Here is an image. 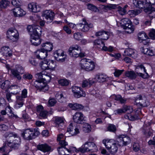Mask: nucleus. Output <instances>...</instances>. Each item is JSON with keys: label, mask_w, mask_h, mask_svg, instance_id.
Masks as SVG:
<instances>
[{"label": "nucleus", "mask_w": 155, "mask_h": 155, "mask_svg": "<svg viewBox=\"0 0 155 155\" xmlns=\"http://www.w3.org/2000/svg\"><path fill=\"white\" fill-rule=\"evenodd\" d=\"M15 140L12 143L9 142L7 144L4 143L2 147H0V153H9L12 149H16L19 147L20 144L19 138Z\"/></svg>", "instance_id": "obj_1"}, {"label": "nucleus", "mask_w": 155, "mask_h": 155, "mask_svg": "<svg viewBox=\"0 0 155 155\" xmlns=\"http://www.w3.org/2000/svg\"><path fill=\"white\" fill-rule=\"evenodd\" d=\"M102 142L110 154L114 155L117 152L118 144L114 140H104Z\"/></svg>", "instance_id": "obj_2"}, {"label": "nucleus", "mask_w": 155, "mask_h": 155, "mask_svg": "<svg viewBox=\"0 0 155 155\" xmlns=\"http://www.w3.org/2000/svg\"><path fill=\"white\" fill-rule=\"evenodd\" d=\"M80 66L81 68L88 71L93 70L95 68L94 63L93 61L85 58L81 60Z\"/></svg>", "instance_id": "obj_3"}, {"label": "nucleus", "mask_w": 155, "mask_h": 155, "mask_svg": "<svg viewBox=\"0 0 155 155\" xmlns=\"http://www.w3.org/2000/svg\"><path fill=\"white\" fill-rule=\"evenodd\" d=\"M36 75V77L39 79L37 80L39 81V82L42 83L43 84L49 82L51 78L50 73L44 71L37 74Z\"/></svg>", "instance_id": "obj_4"}, {"label": "nucleus", "mask_w": 155, "mask_h": 155, "mask_svg": "<svg viewBox=\"0 0 155 155\" xmlns=\"http://www.w3.org/2000/svg\"><path fill=\"white\" fill-rule=\"evenodd\" d=\"M24 72L23 68L19 65H16L15 68L11 70V72L12 75L19 81L21 79L20 74H22Z\"/></svg>", "instance_id": "obj_5"}, {"label": "nucleus", "mask_w": 155, "mask_h": 155, "mask_svg": "<svg viewBox=\"0 0 155 155\" xmlns=\"http://www.w3.org/2000/svg\"><path fill=\"white\" fill-rule=\"evenodd\" d=\"M135 102L137 105L141 107H147L149 104L146 98L141 95L137 96L135 98Z\"/></svg>", "instance_id": "obj_6"}, {"label": "nucleus", "mask_w": 155, "mask_h": 155, "mask_svg": "<svg viewBox=\"0 0 155 155\" xmlns=\"http://www.w3.org/2000/svg\"><path fill=\"white\" fill-rule=\"evenodd\" d=\"M7 37L13 41H16L18 38L19 33L15 28H9L7 32Z\"/></svg>", "instance_id": "obj_7"}, {"label": "nucleus", "mask_w": 155, "mask_h": 155, "mask_svg": "<svg viewBox=\"0 0 155 155\" xmlns=\"http://www.w3.org/2000/svg\"><path fill=\"white\" fill-rule=\"evenodd\" d=\"M81 49V48L77 45L72 46L69 49V54L72 57H78L80 50Z\"/></svg>", "instance_id": "obj_8"}, {"label": "nucleus", "mask_w": 155, "mask_h": 155, "mask_svg": "<svg viewBox=\"0 0 155 155\" xmlns=\"http://www.w3.org/2000/svg\"><path fill=\"white\" fill-rule=\"evenodd\" d=\"M72 90L74 96L76 98H79L85 96V92L80 87L76 86H73Z\"/></svg>", "instance_id": "obj_9"}, {"label": "nucleus", "mask_w": 155, "mask_h": 155, "mask_svg": "<svg viewBox=\"0 0 155 155\" xmlns=\"http://www.w3.org/2000/svg\"><path fill=\"white\" fill-rule=\"evenodd\" d=\"M136 69L139 72H137V74L139 76L143 78H146L148 77L149 75L146 72L145 68L142 64H140L136 67Z\"/></svg>", "instance_id": "obj_10"}, {"label": "nucleus", "mask_w": 155, "mask_h": 155, "mask_svg": "<svg viewBox=\"0 0 155 155\" xmlns=\"http://www.w3.org/2000/svg\"><path fill=\"white\" fill-rule=\"evenodd\" d=\"M96 145L93 142H89L86 143L81 147L79 148L78 151L82 153L89 151L93 150V148L95 147Z\"/></svg>", "instance_id": "obj_11"}, {"label": "nucleus", "mask_w": 155, "mask_h": 155, "mask_svg": "<svg viewBox=\"0 0 155 155\" xmlns=\"http://www.w3.org/2000/svg\"><path fill=\"white\" fill-rule=\"evenodd\" d=\"M55 15L54 13L51 10H46L43 12L42 16L45 17L48 22L50 23L53 20Z\"/></svg>", "instance_id": "obj_12"}, {"label": "nucleus", "mask_w": 155, "mask_h": 155, "mask_svg": "<svg viewBox=\"0 0 155 155\" xmlns=\"http://www.w3.org/2000/svg\"><path fill=\"white\" fill-rule=\"evenodd\" d=\"M117 142L120 146H126L130 143L131 142V140L129 136H124L121 137L120 136H118L117 139Z\"/></svg>", "instance_id": "obj_13"}, {"label": "nucleus", "mask_w": 155, "mask_h": 155, "mask_svg": "<svg viewBox=\"0 0 155 155\" xmlns=\"http://www.w3.org/2000/svg\"><path fill=\"white\" fill-rule=\"evenodd\" d=\"M82 21L83 23L77 24L78 26L81 31L83 32L88 31L90 28L92 27L93 25L91 24H88L85 18H83Z\"/></svg>", "instance_id": "obj_14"}, {"label": "nucleus", "mask_w": 155, "mask_h": 155, "mask_svg": "<svg viewBox=\"0 0 155 155\" xmlns=\"http://www.w3.org/2000/svg\"><path fill=\"white\" fill-rule=\"evenodd\" d=\"M39 81L36 80L33 85L38 90H39L40 91L45 92L48 90L49 87L48 85L45 84H42V83L39 82Z\"/></svg>", "instance_id": "obj_15"}, {"label": "nucleus", "mask_w": 155, "mask_h": 155, "mask_svg": "<svg viewBox=\"0 0 155 155\" xmlns=\"http://www.w3.org/2000/svg\"><path fill=\"white\" fill-rule=\"evenodd\" d=\"M35 56L40 60L45 59L48 55L47 52L44 49L41 48L37 50L35 52Z\"/></svg>", "instance_id": "obj_16"}, {"label": "nucleus", "mask_w": 155, "mask_h": 155, "mask_svg": "<svg viewBox=\"0 0 155 155\" xmlns=\"http://www.w3.org/2000/svg\"><path fill=\"white\" fill-rule=\"evenodd\" d=\"M73 119L75 123L82 124L84 121L83 114L81 112H77L74 115Z\"/></svg>", "instance_id": "obj_17"}, {"label": "nucleus", "mask_w": 155, "mask_h": 155, "mask_svg": "<svg viewBox=\"0 0 155 155\" xmlns=\"http://www.w3.org/2000/svg\"><path fill=\"white\" fill-rule=\"evenodd\" d=\"M111 81V78L104 74H99L97 76V83H100V84L104 82H110Z\"/></svg>", "instance_id": "obj_18"}, {"label": "nucleus", "mask_w": 155, "mask_h": 155, "mask_svg": "<svg viewBox=\"0 0 155 155\" xmlns=\"http://www.w3.org/2000/svg\"><path fill=\"white\" fill-rule=\"evenodd\" d=\"M0 52L3 56L10 57L12 55V51L8 46L2 47Z\"/></svg>", "instance_id": "obj_19"}, {"label": "nucleus", "mask_w": 155, "mask_h": 155, "mask_svg": "<svg viewBox=\"0 0 155 155\" xmlns=\"http://www.w3.org/2000/svg\"><path fill=\"white\" fill-rule=\"evenodd\" d=\"M96 82L95 78H89L88 79H85L82 81V87L83 88L87 87H90L93 84Z\"/></svg>", "instance_id": "obj_20"}, {"label": "nucleus", "mask_w": 155, "mask_h": 155, "mask_svg": "<svg viewBox=\"0 0 155 155\" xmlns=\"http://www.w3.org/2000/svg\"><path fill=\"white\" fill-rule=\"evenodd\" d=\"M30 40L32 45L35 46H37L41 43L40 36L38 35H34V34H31Z\"/></svg>", "instance_id": "obj_21"}, {"label": "nucleus", "mask_w": 155, "mask_h": 155, "mask_svg": "<svg viewBox=\"0 0 155 155\" xmlns=\"http://www.w3.org/2000/svg\"><path fill=\"white\" fill-rule=\"evenodd\" d=\"M67 131L69 132L72 136L77 135L80 133V131L78 128H76L74 129L73 124L71 123L68 126Z\"/></svg>", "instance_id": "obj_22"}, {"label": "nucleus", "mask_w": 155, "mask_h": 155, "mask_svg": "<svg viewBox=\"0 0 155 155\" xmlns=\"http://www.w3.org/2000/svg\"><path fill=\"white\" fill-rule=\"evenodd\" d=\"M13 13L15 17H21L26 14V12L19 7L13 9Z\"/></svg>", "instance_id": "obj_23"}, {"label": "nucleus", "mask_w": 155, "mask_h": 155, "mask_svg": "<svg viewBox=\"0 0 155 155\" xmlns=\"http://www.w3.org/2000/svg\"><path fill=\"white\" fill-rule=\"evenodd\" d=\"M110 99L113 100L119 101L121 104L125 103L127 101L126 98H123L120 95H113L110 96Z\"/></svg>", "instance_id": "obj_24"}, {"label": "nucleus", "mask_w": 155, "mask_h": 155, "mask_svg": "<svg viewBox=\"0 0 155 155\" xmlns=\"http://www.w3.org/2000/svg\"><path fill=\"white\" fill-rule=\"evenodd\" d=\"M28 8L30 11L33 12H39L40 8L36 3L32 2L28 5Z\"/></svg>", "instance_id": "obj_25"}, {"label": "nucleus", "mask_w": 155, "mask_h": 155, "mask_svg": "<svg viewBox=\"0 0 155 155\" xmlns=\"http://www.w3.org/2000/svg\"><path fill=\"white\" fill-rule=\"evenodd\" d=\"M37 149L44 153L48 152L51 150V147L46 144H39L37 146Z\"/></svg>", "instance_id": "obj_26"}, {"label": "nucleus", "mask_w": 155, "mask_h": 155, "mask_svg": "<svg viewBox=\"0 0 155 155\" xmlns=\"http://www.w3.org/2000/svg\"><path fill=\"white\" fill-rule=\"evenodd\" d=\"M58 150L60 155H69L68 153H70L71 152L70 149L63 147H58Z\"/></svg>", "instance_id": "obj_27"}, {"label": "nucleus", "mask_w": 155, "mask_h": 155, "mask_svg": "<svg viewBox=\"0 0 155 155\" xmlns=\"http://www.w3.org/2000/svg\"><path fill=\"white\" fill-rule=\"evenodd\" d=\"M124 54L125 55L134 58L137 57V54H135L134 50L131 48L126 49L124 51Z\"/></svg>", "instance_id": "obj_28"}, {"label": "nucleus", "mask_w": 155, "mask_h": 155, "mask_svg": "<svg viewBox=\"0 0 155 155\" xmlns=\"http://www.w3.org/2000/svg\"><path fill=\"white\" fill-rule=\"evenodd\" d=\"M131 23L130 21L128 18H124L121 19L120 22H117V25H120L123 28H124L126 27L129 24Z\"/></svg>", "instance_id": "obj_29"}, {"label": "nucleus", "mask_w": 155, "mask_h": 155, "mask_svg": "<svg viewBox=\"0 0 155 155\" xmlns=\"http://www.w3.org/2000/svg\"><path fill=\"white\" fill-rule=\"evenodd\" d=\"M100 41L101 42L103 45L101 49L102 50L104 51H108L109 52H111L114 51V48L113 47L110 46L108 47H107L105 46L104 42H103V41L102 40H100L97 39V45H98L99 44H100Z\"/></svg>", "instance_id": "obj_30"}, {"label": "nucleus", "mask_w": 155, "mask_h": 155, "mask_svg": "<svg viewBox=\"0 0 155 155\" xmlns=\"http://www.w3.org/2000/svg\"><path fill=\"white\" fill-rule=\"evenodd\" d=\"M97 36H101V39L107 40L109 38V33L108 32L102 30L97 32Z\"/></svg>", "instance_id": "obj_31"}, {"label": "nucleus", "mask_w": 155, "mask_h": 155, "mask_svg": "<svg viewBox=\"0 0 155 155\" xmlns=\"http://www.w3.org/2000/svg\"><path fill=\"white\" fill-rule=\"evenodd\" d=\"M68 106L72 110H79L83 109V106L81 104L77 103H70L68 104Z\"/></svg>", "instance_id": "obj_32"}, {"label": "nucleus", "mask_w": 155, "mask_h": 155, "mask_svg": "<svg viewBox=\"0 0 155 155\" xmlns=\"http://www.w3.org/2000/svg\"><path fill=\"white\" fill-rule=\"evenodd\" d=\"M42 47H44L45 50L48 53V51L50 52L53 49V45L52 43L49 42H47L42 44L41 45Z\"/></svg>", "instance_id": "obj_33"}, {"label": "nucleus", "mask_w": 155, "mask_h": 155, "mask_svg": "<svg viewBox=\"0 0 155 155\" xmlns=\"http://www.w3.org/2000/svg\"><path fill=\"white\" fill-rule=\"evenodd\" d=\"M64 120V118L62 117H56L54 118V122L57 125L56 126H61L62 124L63 125Z\"/></svg>", "instance_id": "obj_34"}, {"label": "nucleus", "mask_w": 155, "mask_h": 155, "mask_svg": "<svg viewBox=\"0 0 155 155\" xmlns=\"http://www.w3.org/2000/svg\"><path fill=\"white\" fill-rule=\"evenodd\" d=\"M34 30L33 32L31 34H34V35H38L40 36L41 34L42 29L39 26L37 25H33Z\"/></svg>", "instance_id": "obj_35"}, {"label": "nucleus", "mask_w": 155, "mask_h": 155, "mask_svg": "<svg viewBox=\"0 0 155 155\" xmlns=\"http://www.w3.org/2000/svg\"><path fill=\"white\" fill-rule=\"evenodd\" d=\"M144 11L146 12H148L149 14V16L151 18H155V8H151L149 9L148 8L147 9H144Z\"/></svg>", "instance_id": "obj_36"}, {"label": "nucleus", "mask_w": 155, "mask_h": 155, "mask_svg": "<svg viewBox=\"0 0 155 155\" xmlns=\"http://www.w3.org/2000/svg\"><path fill=\"white\" fill-rule=\"evenodd\" d=\"M148 36L144 31L140 32L138 34V40L140 42L146 40Z\"/></svg>", "instance_id": "obj_37"}, {"label": "nucleus", "mask_w": 155, "mask_h": 155, "mask_svg": "<svg viewBox=\"0 0 155 155\" xmlns=\"http://www.w3.org/2000/svg\"><path fill=\"white\" fill-rule=\"evenodd\" d=\"M126 32L128 33H131L133 32L134 30V26L132 25L131 23L130 24H129L128 25L125 27V28H124Z\"/></svg>", "instance_id": "obj_38"}, {"label": "nucleus", "mask_w": 155, "mask_h": 155, "mask_svg": "<svg viewBox=\"0 0 155 155\" xmlns=\"http://www.w3.org/2000/svg\"><path fill=\"white\" fill-rule=\"evenodd\" d=\"M48 69L51 70H54L56 67L57 65L56 62L52 60H49L48 61Z\"/></svg>", "instance_id": "obj_39"}, {"label": "nucleus", "mask_w": 155, "mask_h": 155, "mask_svg": "<svg viewBox=\"0 0 155 155\" xmlns=\"http://www.w3.org/2000/svg\"><path fill=\"white\" fill-rule=\"evenodd\" d=\"M141 12L140 9L134 10L130 11L128 12V14L131 17H134L138 15Z\"/></svg>", "instance_id": "obj_40"}, {"label": "nucleus", "mask_w": 155, "mask_h": 155, "mask_svg": "<svg viewBox=\"0 0 155 155\" xmlns=\"http://www.w3.org/2000/svg\"><path fill=\"white\" fill-rule=\"evenodd\" d=\"M64 139L62 136H58L57 137V141L59 142V143L61 146V147H65L68 145L67 143L65 141Z\"/></svg>", "instance_id": "obj_41"}, {"label": "nucleus", "mask_w": 155, "mask_h": 155, "mask_svg": "<svg viewBox=\"0 0 155 155\" xmlns=\"http://www.w3.org/2000/svg\"><path fill=\"white\" fill-rule=\"evenodd\" d=\"M125 76L131 79H134L136 78L137 75L133 71H127L125 73Z\"/></svg>", "instance_id": "obj_42"}, {"label": "nucleus", "mask_w": 155, "mask_h": 155, "mask_svg": "<svg viewBox=\"0 0 155 155\" xmlns=\"http://www.w3.org/2000/svg\"><path fill=\"white\" fill-rule=\"evenodd\" d=\"M33 133V129H28L25 130L22 133V136H31Z\"/></svg>", "instance_id": "obj_43"}, {"label": "nucleus", "mask_w": 155, "mask_h": 155, "mask_svg": "<svg viewBox=\"0 0 155 155\" xmlns=\"http://www.w3.org/2000/svg\"><path fill=\"white\" fill-rule=\"evenodd\" d=\"M83 130L84 132L89 133L91 131V126L88 124L86 123L84 125Z\"/></svg>", "instance_id": "obj_44"}, {"label": "nucleus", "mask_w": 155, "mask_h": 155, "mask_svg": "<svg viewBox=\"0 0 155 155\" xmlns=\"http://www.w3.org/2000/svg\"><path fill=\"white\" fill-rule=\"evenodd\" d=\"M10 2L5 0H2L0 2V6L1 8H5L9 5Z\"/></svg>", "instance_id": "obj_45"}, {"label": "nucleus", "mask_w": 155, "mask_h": 155, "mask_svg": "<svg viewBox=\"0 0 155 155\" xmlns=\"http://www.w3.org/2000/svg\"><path fill=\"white\" fill-rule=\"evenodd\" d=\"M10 84V82L8 81H5L2 84L1 87L3 89H7L9 87Z\"/></svg>", "instance_id": "obj_46"}, {"label": "nucleus", "mask_w": 155, "mask_h": 155, "mask_svg": "<svg viewBox=\"0 0 155 155\" xmlns=\"http://www.w3.org/2000/svg\"><path fill=\"white\" fill-rule=\"evenodd\" d=\"M54 56L55 58L63 56L64 55L63 51L61 50H58L54 52Z\"/></svg>", "instance_id": "obj_47"}, {"label": "nucleus", "mask_w": 155, "mask_h": 155, "mask_svg": "<svg viewBox=\"0 0 155 155\" xmlns=\"http://www.w3.org/2000/svg\"><path fill=\"white\" fill-rule=\"evenodd\" d=\"M146 5L147 6H148L149 9L152 7V5L155 4V0H145Z\"/></svg>", "instance_id": "obj_48"}, {"label": "nucleus", "mask_w": 155, "mask_h": 155, "mask_svg": "<svg viewBox=\"0 0 155 155\" xmlns=\"http://www.w3.org/2000/svg\"><path fill=\"white\" fill-rule=\"evenodd\" d=\"M59 84L62 86H66L68 85V81L66 79H61L58 81Z\"/></svg>", "instance_id": "obj_49"}, {"label": "nucleus", "mask_w": 155, "mask_h": 155, "mask_svg": "<svg viewBox=\"0 0 155 155\" xmlns=\"http://www.w3.org/2000/svg\"><path fill=\"white\" fill-rule=\"evenodd\" d=\"M11 3L14 6H17L18 7L21 5L22 1L21 0H12Z\"/></svg>", "instance_id": "obj_50"}, {"label": "nucleus", "mask_w": 155, "mask_h": 155, "mask_svg": "<svg viewBox=\"0 0 155 155\" xmlns=\"http://www.w3.org/2000/svg\"><path fill=\"white\" fill-rule=\"evenodd\" d=\"M143 133L144 135L150 136L152 134L153 130L150 129H147L144 128L143 130Z\"/></svg>", "instance_id": "obj_51"}, {"label": "nucleus", "mask_w": 155, "mask_h": 155, "mask_svg": "<svg viewBox=\"0 0 155 155\" xmlns=\"http://www.w3.org/2000/svg\"><path fill=\"white\" fill-rule=\"evenodd\" d=\"M48 61H44L41 62L40 66L43 70H45L48 69V64L47 63Z\"/></svg>", "instance_id": "obj_52"}, {"label": "nucleus", "mask_w": 155, "mask_h": 155, "mask_svg": "<svg viewBox=\"0 0 155 155\" xmlns=\"http://www.w3.org/2000/svg\"><path fill=\"white\" fill-rule=\"evenodd\" d=\"M107 129L108 131L110 132L114 133L116 130V128L114 125L110 124L108 126Z\"/></svg>", "instance_id": "obj_53"}, {"label": "nucleus", "mask_w": 155, "mask_h": 155, "mask_svg": "<svg viewBox=\"0 0 155 155\" xmlns=\"http://www.w3.org/2000/svg\"><path fill=\"white\" fill-rule=\"evenodd\" d=\"M124 113L129 111V112H131L132 111V108L129 106L127 105H124L122 108Z\"/></svg>", "instance_id": "obj_54"}, {"label": "nucleus", "mask_w": 155, "mask_h": 155, "mask_svg": "<svg viewBox=\"0 0 155 155\" xmlns=\"http://www.w3.org/2000/svg\"><path fill=\"white\" fill-rule=\"evenodd\" d=\"M73 36L76 40H79L82 37L81 33L80 32L74 33V34Z\"/></svg>", "instance_id": "obj_55"}, {"label": "nucleus", "mask_w": 155, "mask_h": 155, "mask_svg": "<svg viewBox=\"0 0 155 155\" xmlns=\"http://www.w3.org/2000/svg\"><path fill=\"white\" fill-rule=\"evenodd\" d=\"M133 148L135 151H138L140 149V146L138 143H134L133 145Z\"/></svg>", "instance_id": "obj_56"}, {"label": "nucleus", "mask_w": 155, "mask_h": 155, "mask_svg": "<svg viewBox=\"0 0 155 155\" xmlns=\"http://www.w3.org/2000/svg\"><path fill=\"white\" fill-rule=\"evenodd\" d=\"M87 8L95 12L97 10L96 7L91 4H88L87 5Z\"/></svg>", "instance_id": "obj_57"}, {"label": "nucleus", "mask_w": 155, "mask_h": 155, "mask_svg": "<svg viewBox=\"0 0 155 155\" xmlns=\"http://www.w3.org/2000/svg\"><path fill=\"white\" fill-rule=\"evenodd\" d=\"M48 112L45 110H43L39 113V116L43 118H46L47 117Z\"/></svg>", "instance_id": "obj_58"}, {"label": "nucleus", "mask_w": 155, "mask_h": 155, "mask_svg": "<svg viewBox=\"0 0 155 155\" xmlns=\"http://www.w3.org/2000/svg\"><path fill=\"white\" fill-rule=\"evenodd\" d=\"M149 36L153 40H155V30L152 29L149 33Z\"/></svg>", "instance_id": "obj_59"}, {"label": "nucleus", "mask_w": 155, "mask_h": 155, "mask_svg": "<svg viewBox=\"0 0 155 155\" xmlns=\"http://www.w3.org/2000/svg\"><path fill=\"white\" fill-rule=\"evenodd\" d=\"M56 101L54 98L50 99L48 102V105L50 106H53L56 103Z\"/></svg>", "instance_id": "obj_60"}, {"label": "nucleus", "mask_w": 155, "mask_h": 155, "mask_svg": "<svg viewBox=\"0 0 155 155\" xmlns=\"http://www.w3.org/2000/svg\"><path fill=\"white\" fill-rule=\"evenodd\" d=\"M136 6L137 7L141 8L145 7L143 2L141 1H139L137 2Z\"/></svg>", "instance_id": "obj_61"}, {"label": "nucleus", "mask_w": 155, "mask_h": 155, "mask_svg": "<svg viewBox=\"0 0 155 155\" xmlns=\"http://www.w3.org/2000/svg\"><path fill=\"white\" fill-rule=\"evenodd\" d=\"M124 71V70H115L114 74L115 77H118Z\"/></svg>", "instance_id": "obj_62"}, {"label": "nucleus", "mask_w": 155, "mask_h": 155, "mask_svg": "<svg viewBox=\"0 0 155 155\" xmlns=\"http://www.w3.org/2000/svg\"><path fill=\"white\" fill-rule=\"evenodd\" d=\"M16 93H8L6 94V98L8 101L9 102H12V100L11 99V97L12 96V94H13V95H15Z\"/></svg>", "instance_id": "obj_63"}, {"label": "nucleus", "mask_w": 155, "mask_h": 155, "mask_svg": "<svg viewBox=\"0 0 155 155\" xmlns=\"http://www.w3.org/2000/svg\"><path fill=\"white\" fill-rule=\"evenodd\" d=\"M128 118L130 120L133 121L138 119L139 118L137 115H135L134 116L130 115V116L128 117Z\"/></svg>", "instance_id": "obj_64"}]
</instances>
